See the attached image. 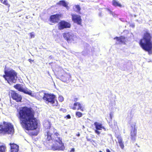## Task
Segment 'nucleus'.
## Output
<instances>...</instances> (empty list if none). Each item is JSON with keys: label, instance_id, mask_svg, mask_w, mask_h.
Returning a JSON list of instances; mask_svg holds the SVG:
<instances>
[{"label": "nucleus", "instance_id": "1", "mask_svg": "<svg viewBox=\"0 0 152 152\" xmlns=\"http://www.w3.org/2000/svg\"><path fill=\"white\" fill-rule=\"evenodd\" d=\"M19 114L21 124L26 129L32 130L37 128V120L34 117V112L30 108L23 107L20 109Z\"/></svg>", "mask_w": 152, "mask_h": 152}, {"label": "nucleus", "instance_id": "2", "mask_svg": "<svg viewBox=\"0 0 152 152\" xmlns=\"http://www.w3.org/2000/svg\"><path fill=\"white\" fill-rule=\"evenodd\" d=\"M150 34L148 31L144 33L143 38L140 42V45L144 50L148 51L149 54L152 53V41Z\"/></svg>", "mask_w": 152, "mask_h": 152}, {"label": "nucleus", "instance_id": "3", "mask_svg": "<svg viewBox=\"0 0 152 152\" xmlns=\"http://www.w3.org/2000/svg\"><path fill=\"white\" fill-rule=\"evenodd\" d=\"M5 75L3 77L8 82L15 83L17 78V73L13 69H8L4 71Z\"/></svg>", "mask_w": 152, "mask_h": 152}, {"label": "nucleus", "instance_id": "4", "mask_svg": "<svg viewBox=\"0 0 152 152\" xmlns=\"http://www.w3.org/2000/svg\"><path fill=\"white\" fill-rule=\"evenodd\" d=\"M0 131L5 133L13 134L14 132L13 126L10 123L4 122L3 125L0 124Z\"/></svg>", "mask_w": 152, "mask_h": 152}, {"label": "nucleus", "instance_id": "5", "mask_svg": "<svg viewBox=\"0 0 152 152\" xmlns=\"http://www.w3.org/2000/svg\"><path fill=\"white\" fill-rule=\"evenodd\" d=\"M54 136L55 139L53 138L54 141L55 140L59 144V146L58 145L53 144L51 145V149L53 150H62L63 151L65 149V147L64 145V144L62 143V139L59 137Z\"/></svg>", "mask_w": 152, "mask_h": 152}, {"label": "nucleus", "instance_id": "6", "mask_svg": "<svg viewBox=\"0 0 152 152\" xmlns=\"http://www.w3.org/2000/svg\"><path fill=\"white\" fill-rule=\"evenodd\" d=\"M15 88L18 91L22 92L33 97L36 96V94L33 93L32 91L27 88H23L21 85L17 84L14 86Z\"/></svg>", "mask_w": 152, "mask_h": 152}, {"label": "nucleus", "instance_id": "7", "mask_svg": "<svg viewBox=\"0 0 152 152\" xmlns=\"http://www.w3.org/2000/svg\"><path fill=\"white\" fill-rule=\"evenodd\" d=\"M55 96L53 95L47 94L44 100L47 103H50L54 106H57L58 102L55 99Z\"/></svg>", "mask_w": 152, "mask_h": 152}, {"label": "nucleus", "instance_id": "8", "mask_svg": "<svg viewBox=\"0 0 152 152\" xmlns=\"http://www.w3.org/2000/svg\"><path fill=\"white\" fill-rule=\"evenodd\" d=\"M49 127V129L47 130L46 136V139L48 141H53L52 140V135L53 134H54V136H57L59 135V134L58 133L57 131L54 128L48 126Z\"/></svg>", "mask_w": 152, "mask_h": 152}, {"label": "nucleus", "instance_id": "9", "mask_svg": "<svg viewBox=\"0 0 152 152\" xmlns=\"http://www.w3.org/2000/svg\"><path fill=\"white\" fill-rule=\"evenodd\" d=\"M63 36L64 38L69 42L70 41H75L77 39V37L72 32H68L64 33Z\"/></svg>", "mask_w": 152, "mask_h": 152}, {"label": "nucleus", "instance_id": "10", "mask_svg": "<svg viewBox=\"0 0 152 152\" xmlns=\"http://www.w3.org/2000/svg\"><path fill=\"white\" fill-rule=\"evenodd\" d=\"M94 125L96 128V129L94 130V132L98 135L100 134L101 133V132L99 130H101L102 129H103L104 130H106L105 128L102 126L101 123L95 122L94 123Z\"/></svg>", "mask_w": 152, "mask_h": 152}, {"label": "nucleus", "instance_id": "11", "mask_svg": "<svg viewBox=\"0 0 152 152\" xmlns=\"http://www.w3.org/2000/svg\"><path fill=\"white\" fill-rule=\"evenodd\" d=\"M70 27V24L69 23L64 20L61 21L58 23V28L60 30H62L64 28H69Z\"/></svg>", "mask_w": 152, "mask_h": 152}, {"label": "nucleus", "instance_id": "12", "mask_svg": "<svg viewBox=\"0 0 152 152\" xmlns=\"http://www.w3.org/2000/svg\"><path fill=\"white\" fill-rule=\"evenodd\" d=\"M72 20L75 23L80 25L81 23V19L80 15L74 14H72Z\"/></svg>", "mask_w": 152, "mask_h": 152}, {"label": "nucleus", "instance_id": "13", "mask_svg": "<svg viewBox=\"0 0 152 152\" xmlns=\"http://www.w3.org/2000/svg\"><path fill=\"white\" fill-rule=\"evenodd\" d=\"M61 15L59 14L51 15L50 18V21L52 23H55L58 22Z\"/></svg>", "mask_w": 152, "mask_h": 152}, {"label": "nucleus", "instance_id": "14", "mask_svg": "<svg viewBox=\"0 0 152 152\" xmlns=\"http://www.w3.org/2000/svg\"><path fill=\"white\" fill-rule=\"evenodd\" d=\"M11 94L12 97L13 99L17 102L21 101L22 97L20 95L15 92H13Z\"/></svg>", "mask_w": 152, "mask_h": 152}, {"label": "nucleus", "instance_id": "15", "mask_svg": "<svg viewBox=\"0 0 152 152\" xmlns=\"http://www.w3.org/2000/svg\"><path fill=\"white\" fill-rule=\"evenodd\" d=\"M72 108L74 110H75L77 109V110L80 109L82 111L84 110L81 104L78 102L74 103V107H73Z\"/></svg>", "mask_w": 152, "mask_h": 152}, {"label": "nucleus", "instance_id": "16", "mask_svg": "<svg viewBox=\"0 0 152 152\" xmlns=\"http://www.w3.org/2000/svg\"><path fill=\"white\" fill-rule=\"evenodd\" d=\"M11 146L10 152H17L19 150V147L17 145L12 143L10 144Z\"/></svg>", "mask_w": 152, "mask_h": 152}, {"label": "nucleus", "instance_id": "17", "mask_svg": "<svg viewBox=\"0 0 152 152\" xmlns=\"http://www.w3.org/2000/svg\"><path fill=\"white\" fill-rule=\"evenodd\" d=\"M125 38L123 36H121L119 37H116L114 38V39H116L117 44H121L124 42Z\"/></svg>", "mask_w": 152, "mask_h": 152}, {"label": "nucleus", "instance_id": "18", "mask_svg": "<svg viewBox=\"0 0 152 152\" xmlns=\"http://www.w3.org/2000/svg\"><path fill=\"white\" fill-rule=\"evenodd\" d=\"M137 133V130L134 128L133 130L132 131L131 133V139L133 140H135V137Z\"/></svg>", "mask_w": 152, "mask_h": 152}, {"label": "nucleus", "instance_id": "19", "mask_svg": "<svg viewBox=\"0 0 152 152\" xmlns=\"http://www.w3.org/2000/svg\"><path fill=\"white\" fill-rule=\"evenodd\" d=\"M58 4L62 5L64 7H65L66 9L68 10L69 9V7L67 6V4L64 1L62 0L61 1L57 4Z\"/></svg>", "mask_w": 152, "mask_h": 152}, {"label": "nucleus", "instance_id": "20", "mask_svg": "<svg viewBox=\"0 0 152 152\" xmlns=\"http://www.w3.org/2000/svg\"><path fill=\"white\" fill-rule=\"evenodd\" d=\"M46 94L45 93L43 92H41L39 93L38 95L39 97L38 98L39 99H42L44 100Z\"/></svg>", "mask_w": 152, "mask_h": 152}, {"label": "nucleus", "instance_id": "21", "mask_svg": "<svg viewBox=\"0 0 152 152\" xmlns=\"http://www.w3.org/2000/svg\"><path fill=\"white\" fill-rule=\"evenodd\" d=\"M118 142L119 144V145L121 148L122 149H123L124 147V145L123 143L122 142V138L120 137H118Z\"/></svg>", "mask_w": 152, "mask_h": 152}, {"label": "nucleus", "instance_id": "22", "mask_svg": "<svg viewBox=\"0 0 152 152\" xmlns=\"http://www.w3.org/2000/svg\"><path fill=\"white\" fill-rule=\"evenodd\" d=\"M112 3L115 6H118L120 7H122V5L118 2L115 0H113V1Z\"/></svg>", "mask_w": 152, "mask_h": 152}, {"label": "nucleus", "instance_id": "23", "mask_svg": "<svg viewBox=\"0 0 152 152\" xmlns=\"http://www.w3.org/2000/svg\"><path fill=\"white\" fill-rule=\"evenodd\" d=\"M64 76L66 77L65 79L64 80V81H66L67 80H69L71 77L70 74H66L64 75Z\"/></svg>", "mask_w": 152, "mask_h": 152}, {"label": "nucleus", "instance_id": "24", "mask_svg": "<svg viewBox=\"0 0 152 152\" xmlns=\"http://www.w3.org/2000/svg\"><path fill=\"white\" fill-rule=\"evenodd\" d=\"M6 149L5 146L1 145L0 146V152H5Z\"/></svg>", "mask_w": 152, "mask_h": 152}, {"label": "nucleus", "instance_id": "25", "mask_svg": "<svg viewBox=\"0 0 152 152\" xmlns=\"http://www.w3.org/2000/svg\"><path fill=\"white\" fill-rule=\"evenodd\" d=\"M73 8L75 11L76 12L79 11L80 10V8L79 5H77L74 6Z\"/></svg>", "mask_w": 152, "mask_h": 152}, {"label": "nucleus", "instance_id": "26", "mask_svg": "<svg viewBox=\"0 0 152 152\" xmlns=\"http://www.w3.org/2000/svg\"><path fill=\"white\" fill-rule=\"evenodd\" d=\"M2 3L4 5L7 6L8 7H9L10 6V5L8 3V1L7 0H4Z\"/></svg>", "mask_w": 152, "mask_h": 152}, {"label": "nucleus", "instance_id": "27", "mask_svg": "<svg viewBox=\"0 0 152 152\" xmlns=\"http://www.w3.org/2000/svg\"><path fill=\"white\" fill-rule=\"evenodd\" d=\"M114 125H111V127L112 128H115L117 127V123L116 121L114 120L113 121Z\"/></svg>", "mask_w": 152, "mask_h": 152}, {"label": "nucleus", "instance_id": "28", "mask_svg": "<svg viewBox=\"0 0 152 152\" xmlns=\"http://www.w3.org/2000/svg\"><path fill=\"white\" fill-rule=\"evenodd\" d=\"M76 115L79 118H80L82 116V114L80 112H77L76 113Z\"/></svg>", "mask_w": 152, "mask_h": 152}, {"label": "nucleus", "instance_id": "29", "mask_svg": "<svg viewBox=\"0 0 152 152\" xmlns=\"http://www.w3.org/2000/svg\"><path fill=\"white\" fill-rule=\"evenodd\" d=\"M58 99L60 102H62L64 100V98L62 96H59L58 97Z\"/></svg>", "mask_w": 152, "mask_h": 152}, {"label": "nucleus", "instance_id": "30", "mask_svg": "<svg viewBox=\"0 0 152 152\" xmlns=\"http://www.w3.org/2000/svg\"><path fill=\"white\" fill-rule=\"evenodd\" d=\"M110 117L111 119H112L113 117V114L112 113H110Z\"/></svg>", "mask_w": 152, "mask_h": 152}, {"label": "nucleus", "instance_id": "31", "mask_svg": "<svg viewBox=\"0 0 152 152\" xmlns=\"http://www.w3.org/2000/svg\"><path fill=\"white\" fill-rule=\"evenodd\" d=\"M30 36L31 38H34V35L33 34H32L31 33Z\"/></svg>", "mask_w": 152, "mask_h": 152}, {"label": "nucleus", "instance_id": "32", "mask_svg": "<svg viewBox=\"0 0 152 152\" xmlns=\"http://www.w3.org/2000/svg\"><path fill=\"white\" fill-rule=\"evenodd\" d=\"M70 152H75V149L74 148H72Z\"/></svg>", "mask_w": 152, "mask_h": 152}, {"label": "nucleus", "instance_id": "33", "mask_svg": "<svg viewBox=\"0 0 152 152\" xmlns=\"http://www.w3.org/2000/svg\"><path fill=\"white\" fill-rule=\"evenodd\" d=\"M66 117L67 118L69 119L71 118V116L69 115H66Z\"/></svg>", "mask_w": 152, "mask_h": 152}, {"label": "nucleus", "instance_id": "34", "mask_svg": "<svg viewBox=\"0 0 152 152\" xmlns=\"http://www.w3.org/2000/svg\"><path fill=\"white\" fill-rule=\"evenodd\" d=\"M28 61L31 63V62L33 61V60H32L31 59H28Z\"/></svg>", "mask_w": 152, "mask_h": 152}, {"label": "nucleus", "instance_id": "35", "mask_svg": "<svg viewBox=\"0 0 152 152\" xmlns=\"http://www.w3.org/2000/svg\"><path fill=\"white\" fill-rule=\"evenodd\" d=\"M106 152H110V150L108 149H107L106 150Z\"/></svg>", "mask_w": 152, "mask_h": 152}, {"label": "nucleus", "instance_id": "36", "mask_svg": "<svg viewBox=\"0 0 152 152\" xmlns=\"http://www.w3.org/2000/svg\"><path fill=\"white\" fill-rule=\"evenodd\" d=\"M77 98H75V99H74V101H75V102H76L77 101Z\"/></svg>", "mask_w": 152, "mask_h": 152}, {"label": "nucleus", "instance_id": "37", "mask_svg": "<svg viewBox=\"0 0 152 152\" xmlns=\"http://www.w3.org/2000/svg\"><path fill=\"white\" fill-rule=\"evenodd\" d=\"M4 1V0H0V1L2 3V2H3V1Z\"/></svg>", "mask_w": 152, "mask_h": 152}, {"label": "nucleus", "instance_id": "38", "mask_svg": "<svg viewBox=\"0 0 152 152\" xmlns=\"http://www.w3.org/2000/svg\"><path fill=\"white\" fill-rule=\"evenodd\" d=\"M77 136H80V134L79 133L78 134H77Z\"/></svg>", "mask_w": 152, "mask_h": 152}, {"label": "nucleus", "instance_id": "39", "mask_svg": "<svg viewBox=\"0 0 152 152\" xmlns=\"http://www.w3.org/2000/svg\"><path fill=\"white\" fill-rule=\"evenodd\" d=\"M48 124L49 125H50V124L48 122Z\"/></svg>", "mask_w": 152, "mask_h": 152}, {"label": "nucleus", "instance_id": "40", "mask_svg": "<svg viewBox=\"0 0 152 152\" xmlns=\"http://www.w3.org/2000/svg\"><path fill=\"white\" fill-rule=\"evenodd\" d=\"M99 152H102L101 151H99Z\"/></svg>", "mask_w": 152, "mask_h": 152}]
</instances>
